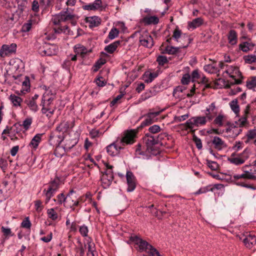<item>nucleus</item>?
<instances>
[{
	"mask_svg": "<svg viewBox=\"0 0 256 256\" xmlns=\"http://www.w3.org/2000/svg\"><path fill=\"white\" fill-rule=\"evenodd\" d=\"M121 41L116 40L114 42L110 44L104 48V50L108 53L112 54L117 48L118 46L120 44Z\"/></svg>",
	"mask_w": 256,
	"mask_h": 256,
	"instance_id": "obj_23",
	"label": "nucleus"
},
{
	"mask_svg": "<svg viewBox=\"0 0 256 256\" xmlns=\"http://www.w3.org/2000/svg\"><path fill=\"white\" fill-rule=\"evenodd\" d=\"M56 192L48 188L47 190L44 189L43 190V194L46 196L45 203L47 204L48 203L51 198L52 197Z\"/></svg>",
	"mask_w": 256,
	"mask_h": 256,
	"instance_id": "obj_34",
	"label": "nucleus"
},
{
	"mask_svg": "<svg viewBox=\"0 0 256 256\" xmlns=\"http://www.w3.org/2000/svg\"><path fill=\"white\" fill-rule=\"evenodd\" d=\"M228 38L230 44L231 45L236 44L238 42V36L236 32L234 30H230L228 36Z\"/></svg>",
	"mask_w": 256,
	"mask_h": 256,
	"instance_id": "obj_22",
	"label": "nucleus"
},
{
	"mask_svg": "<svg viewBox=\"0 0 256 256\" xmlns=\"http://www.w3.org/2000/svg\"><path fill=\"white\" fill-rule=\"evenodd\" d=\"M24 103L32 111L35 112L38 110V107L36 101H34V100L30 98H27L25 100Z\"/></svg>",
	"mask_w": 256,
	"mask_h": 256,
	"instance_id": "obj_26",
	"label": "nucleus"
},
{
	"mask_svg": "<svg viewBox=\"0 0 256 256\" xmlns=\"http://www.w3.org/2000/svg\"><path fill=\"white\" fill-rule=\"evenodd\" d=\"M74 193H76V192L72 189L70 190L66 196L62 192L58 194L56 196L57 204L59 205H61L62 204H64V202L66 203L68 198L70 195H72Z\"/></svg>",
	"mask_w": 256,
	"mask_h": 256,
	"instance_id": "obj_15",
	"label": "nucleus"
},
{
	"mask_svg": "<svg viewBox=\"0 0 256 256\" xmlns=\"http://www.w3.org/2000/svg\"><path fill=\"white\" fill-rule=\"evenodd\" d=\"M243 242L248 248H251L252 246L256 244V237L254 235L250 234L243 240Z\"/></svg>",
	"mask_w": 256,
	"mask_h": 256,
	"instance_id": "obj_18",
	"label": "nucleus"
},
{
	"mask_svg": "<svg viewBox=\"0 0 256 256\" xmlns=\"http://www.w3.org/2000/svg\"><path fill=\"white\" fill-rule=\"evenodd\" d=\"M113 180H110V178H105V177L101 178V181L103 187L104 188H108L111 184Z\"/></svg>",
	"mask_w": 256,
	"mask_h": 256,
	"instance_id": "obj_55",
	"label": "nucleus"
},
{
	"mask_svg": "<svg viewBox=\"0 0 256 256\" xmlns=\"http://www.w3.org/2000/svg\"><path fill=\"white\" fill-rule=\"evenodd\" d=\"M130 244L134 243L138 246L139 250L141 251H145L148 253V251L152 248V246L146 240H142L136 235L131 236L128 240Z\"/></svg>",
	"mask_w": 256,
	"mask_h": 256,
	"instance_id": "obj_5",
	"label": "nucleus"
},
{
	"mask_svg": "<svg viewBox=\"0 0 256 256\" xmlns=\"http://www.w3.org/2000/svg\"><path fill=\"white\" fill-rule=\"evenodd\" d=\"M185 88L182 86H178L176 87L174 90L173 96L178 98L182 97L180 94H182Z\"/></svg>",
	"mask_w": 256,
	"mask_h": 256,
	"instance_id": "obj_43",
	"label": "nucleus"
},
{
	"mask_svg": "<svg viewBox=\"0 0 256 256\" xmlns=\"http://www.w3.org/2000/svg\"><path fill=\"white\" fill-rule=\"evenodd\" d=\"M193 140L194 142L196 148L198 150H201L202 147V142L200 138L196 136H193Z\"/></svg>",
	"mask_w": 256,
	"mask_h": 256,
	"instance_id": "obj_61",
	"label": "nucleus"
},
{
	"mask_svg": "<svg viewBox=\"0 0 256 256\" xmlns=\"http://www.w3.org/2000/svg\"><path fill=\"white\" fill-rule=\"evenodd\" d=\"M172 38L175 40L177 42H180V39H186L188 42H190V39L186 36L185 34L182 36V32L181 30L178 28H176L174 31Z\"/></svg>",
	"mask_w": 256,
	"mask_h": 256,
	"instance_id": "obj_17",
	"label": "nucleus"
},
{
	"mask_svg": "<svg viewBox=\"0 0 256 256\" xmlns=\"http://www.w3.org/2000/svg\"><path fill=\"white\" fill-rule=\"evenodd\" d=\"M40 106H42V114H46L48 117H50L54 112V109H52L50 106L47 107V105L41 103Z\"/></svg>",
	"mask_w": 256,
	"mask_h": 256,
	"instance_id": "obj_30",
	"label": "nucleus"
},
{
	"mask_svg": "<svg viewBox=\"0 0 256 256\" xmlns=\"http://www.w3.org/2000/svg\"><path fill=\"white\" fill-rule=\"evenodd\" d=\"M16 50V44L12 43L10 44H4L0 50V56L4 58L14 54Z\"/></svg>",
	"mask_w": 256,
	"mask_h": 256,
	"instance_id": "obj_6",
	"label": "nucleus"
},
{
	"mask_svg": "<svg viewBox=\"0 0 256 256\" xmlns=\"http://www.w3.org/2000/svg\"><path fill=\"white\" fill-rule=\"evenodd\" d=\"M39 50L40 52L43 53L45 55L52 56L57 53L58 48L54 45L46 43L43 48H40Z\"/></svg>",
	"mask_w": 256,
	"mask_h": 256,
	"instance_id": "obj_8",
	"label": "nucleus"
},
{
	"mask_svg": "<svg viewBox=\"0 0 256 256\" xmlns=\"http://www.w3.org/2000/svg\"><path fill=\"white\" fill-rule=\"evenodd\" d=\"M246 136L248 140L254 139L256 138V129L250 130L248 131Z\"/></svg>",
	"mask_w": 256,
	"mask_h": 256,
	"instance_id": "obj_56",
	"label": "nucleus"
},
{
	"mask_svg": "<svg viewBox=\"0 0 256 256\" xmlns=\"http://www.w3.org/2000/svg\"><path fill=\"white\" fill-rule=\"evenodd\" d=\"M212 143L214 145V148L218 150H220L223 148L226 147V144L224 141L218 136H214L212 141Z\"/></svg>",
	"mask_w": 256,
	"mask_h": 256,
	"instance_id": "obj_14",
	"label": "nucleus"
},
{
	"mask_svg": "<svg viewBox=\"0 0 256 256\" xmlns=\"http://www.w3.org/2000/svg\"><path fill=\"white\" fill-rule=\"evenodd\" d=\"M21 226L22 228H30L31 226V222L28 217L26 218L22 222Z\"/></svg>",
	"mask_w": 256,
	"mask_h": 256,
	"instance_id": "obj_64",
	"label": "nucleus"
},
{
	"mask_svg": "<svg viewBox=\"0 0 256 256\" xmlns=\"http://www.w3.org/2000/svg\"><path fill=\"white\" fill-rule=\"evenodd\" d=\"M76 0H66V4L67 6H74ZM78 17L74 13V10L67 7L64 8L59 14H56L52 19V22L54 25H60L62 22L70 21L72 26L76 24V20Z\"/></svg>",
	"mask_w": 256,
	"mask_h": 256,
	"instance_id": "obj_2",
	"label": "nucleus"
},
{
	"mask_svg": "<svg viewBox=\"0 0 256 256\" xmlns=\"http://www.w3.org/2000/svg\"><path fill=\"white\" fill-rule=\"evenodd\" d=\"M106 62V60L105 59L102 58L98 59L93 66V71L94 72H97Z\"/></svg>",
	"mask_w": 256,
	"mask_h": 256,
	"instance_id": "obj_41",
	"label": "nucleus"
},
{
	"mask_svg": "<svg viewBox=\"0 0 256 256\" xmlns=\"http://www.w3.org/2000/svg\"><path fill=\"white\" fill-rule=\"evenodd\" d=\"M58 136V139H56L55 140L56 144L57 145L56 147L54 152V155L58 158H61L62 156L66 152H68L63 147V146H60L62 142L64 141L63 138Z\"/></svg>",
	"mask_w": 256,
	"mask_h": 256,
	"instance_id": "obj_10",
	"label": "nucleus"
},
{
	"mask_svg": "<svg viewBox=\"0 0 256 256\" xmlns=\"http://www.w3.org/2000/svg\"><path fill=\"white\" fill-rule=\"evenodd\" d=\"M138 130H130L125 132L124 136L106 147L108 153L112 156L118 154L126 144H131L135 141Z\"/></svg>",
	"mask_w": 256,
	"mask_h": 256,
	"instance_id": "obj_1",
	"label": "nucleus"
},
{
	"mask_svg": "<svg viewBox=\"0 0 256 256\" xmlns=\"http://www.w3.org/2000/svg\"><path fill=\"white\" fill-rule=\"evenodd\" d=\"M55 99L56 96L50 97L47 94H43L41 103L47 105V107H48L50 106V104Z\"/></svg>",
	"mask_w": 256,
	"mask_h": 256,
	"instance_id": "obj_32",
	"label": "nucleus"
},
{
	"mask_svg": "<svg viewBox=\"0 0 256 256\" xmlns=\"http://www.w3.org/2000/svg\"><path fill=\"white\" fill-rule=\"evenodd\" d=\"M105 177V178H110V180H114L113 172L111 170H106L104 171L102 177Z\"/></svg>",
	"mask_w": 256,
	"mask_h": 256,
	"instance_id": "obj_58",
	"label": "nucleus"
},
{
	"mask_svg": "<svg viewBox=\"0 0 256 256\" xmlns=\"http://www.w3.org/2000/svg\"><path fill=\"white\" fill-rule=\"evenodd\" d=\"M46 213L48 218L53 221L56 220L58 218V214L54 208L48 209Z\"/></svg>",
	"mask_w": 256,
	"mask_h": 256,
	"instance_id": "obj_33",
	"label": "nucleus"
},
{
	"mask_svg": "<svg viewBox=\"0 0 256 256\" xmlns=\"http://www.w3.org/2000/svg\"><path fill=\"white\" fill-rule=\"evenodd\" d=\"M190 44V42H187L186 45L182 44L179 47H174L170 46H166L164 53L168 54H174L177 53L178 50L180 48H186Z\"/></svg>",
	"mask_w": 256,
	"mask_h": 256,
	"instance_id": "obj_13",
	"label": "nucleus"
},
{
	"mask_svg": "<svg viewBox=\"0 0 256 256\" xmlns=\"http://www.w3.org/2000/svg\"><path fill=\"white\" fill-rule=\"evenodd\" d=\"M140 44L148 48H151L154 46V40L152 36L148 34L140 36L139 38Z\"/></svg>",
	"mask_w": 256,
	"mask_h": 256,
	"instance_id": "obj_11",
	"label": "nucleus"
},
{
	"mask_svg": "<svg viewBox=\"0 0 256 256\" xmlns=\"http://www.w3.org/2000/svg\"><path fill=\"white\" fill-rule=\"evenodd\" d=\"M190 76L192 82H194L200 78V74L198 73V70H194Z\"/></svg>",
	"mask_w": 256,
	"mask_h": 256,
	"instance_id": "obj_54",
	"label": "nucleus"
},
{
	"mask_svg": "<svg viewBox=\"0 0 256 256\" xmlns=\"http://www.w3.org/2000/svg\"><path fill=\"white\" fill-rule=\"evenodd\" d=\"M8 162L6 160L1 158H0V168L4 172L8 168Z\"/></svg>",
	"mask_w": 256,
	"mask_h": 256,
	"instance_id": "obj_63",
	"label": "nucleus"
},
{
	"mask_svg": "<svg viewBox=\"0 0 256 256\" xmlns=\"http://www.w3.org/2000/svg\"><path fill=\"white\" fill-rule=\"evenodd\" d=\"M239 49L244 52H247L252 50L254 46V44L251 42H244L239 44Z\"/></svg>",
	"mask_w": 256,
	"mask_h": 256,
	"instance_id": "obj_29",
	"label": "nucleus"
},
{
	"mask_svg": "<svg viewBox=\"0 0 256 256\" xmlns=\"http://www.w3.org/2000/svg\"><path fill=\"white\" fill-rule=\"evenodd\" d=\"M230 106L232 110L236 114H237L240 112V107L238 105V102L236 99H234L231 101L230 103Z\"/></svg>",
	"mask_w": 256,
	"mask_h": 256,
	"instance_id": "obj_40",
	"label": "nucleus"
},
{
	"mask_svg": "<svg viewBox=\"0 0 256 256\" xmlns=\"http://www.w3.org/2000/svg\"><path fill=\"white\" fill-rule=\"evenodd\" d=\"M126 178L128 184L127 191L131 192L134 190L136 186V179L133 173L130 171H127Z\"/></svg>",
	"mask_w": 256,
	"mask_h": 256,
	"instance_id": "obj_9",
	"label": "nucleus"
},
{
	"mask_svg": "<svg viewBox=\"0 0 256 256\" xmlns=\"http://www.w3.org/2000/svg\"><path fill=\"white\" fill-rule=\"evenodd\" d=\"M1 232L6 240L8 239L10 236L14 235L11 229L8 227L1 226Z\"/></svg>",
	"mask_w": 256,
	"mask_h": 256,
	"instance_id": "obj_37",
	"label": "nucleus"
},
{
	"mask_svg": "<svg viewBox=\"0 0 256 256\" xmlns=\"http://www.w3.org/2000/svg\"><path fill=\"white\" fill-rule=\"evenodd\" d=\"M144 25L156 24L159 22V18L156 16H146L141 20Z\"/></svg>",
	"mask_w": 256,
	"mask_h": 256,
	"instance_id": "obj_12",
	"label": "nucleus"
},
{
	"mask_svg": "<svg viewBox=\"0 0 256 256\" xmlns=\"http://www.w3.org/2000/svg\"><path fill=\"white\" fill-rule=\"evenodd\" d=\"M158 76V74L156 72H146L143 76V80L145 82H151L155 78Z\"/></svg>",
	"mask_w": 256,
	"mask_h": 256,
	"instance_id": "obj_25",
	"label": "nucleus"
},
{
	"mask_svg": "<svg viewBox=\"0 0 256 256\" xmlns=\"http://www.w3.org/2000/svg\"><path fill=\"white\" fill-rule=\"evenodd\" d=\"M166 136L164 133H161L158 135H152L149 133H146L143 138V142L146 146V150L152 152L153 146L160 142Z\"/></svg>",
	"mask_w": 256,
	"mask_h": 256,
	"instance_id": "obj_3",
	"label": "nucleus"
},
{
	"mask_svg": "<svg viewBox=\"0 0 256 256\" xmlns=\"http://www.w3.org/2000/svg\"><path fill=\"white\" fill-rule=\"evenodd\" d=\"M70 128V124L68 122L63 121L58 126L54 131L51 132L50 136V141L51 142H55L56 139H58V136H61L63 138L64 140V137L63 134L68 131Z\"/></svg>",
	"mask_w": 256,
	"mask_h": 256,
	"instance_id": "obj_4",
	"label": "nucleus"
},
{
	"mask_svg": "<svg viewBox=\"0 0 256 256\" xmlns=\"http://www.w3.org/2000/svg\"><path fill=\"white\" fill-rule=\"evenodd\" d=\"M246 86L248 89H252L256 87V76H253L250 80L246 81Z\"/></svg>",
	"mask_w": 256,
	"mask_h": 256,
	"instance_id": "obj_51",
	"label": "nucleus"
},
{
	"mask_svg": "<svg viewBox=\"0 0 256 256\" xmlns=\"http://www.w3.org/2000/svg\"><path fill=\"white\" fill-rule=\"evenodd\" d=\"M10 100L13 104V106L16 107L20 106L21 103L22 102L21 98L14 94H11L10 96Z\"/></svg>",
	"mask_w": 256,
	"mask_h": 256,
	"instance_id": "obj_31",
	"label": "nucleus"
},
{
	"mask_svg": "<svg viewBox=\"0 0 256 256\" xmlns=\"http://www.w3.org/2000/svg\"><path fill=\"white\" fill-rule=\"evenodd\" d=\"M74 50L76 54H80L82 56H84L88 52V49L80 44H76L74 47Z\"/></svg>",
	"mask_w": 256,
	"mask_h": 256,
	"instance_id": "obj_20",
	"label": "nucleus"
},
{
	"mask_svg": "<svg viewBox=\"0 0 256 256\" xmlns=\"http://www.w3.org/2000/svg\"><path fill=\"white\" fill-rule=\"evenodd\" d=\"M244 60L245 62L248 64L256 63V56L250 54L244 56Z\"/></svg>",
	"mask_w": 256,
	"mask_h": 256,
	"instance_id": "obj_50",
	"label": "nucleus"
},
{
	"mask_svg": "<svg viewBox=\"0 0 256 256\" xmlns=\"http://www.w3.org/2000/svg\"><path fill=\"white\" fill-rule=\"evenodd\" d=\"M204 70L210 74L219 71L216 65L214 64H208L205 65L204 68Z\"/></svg>",
	"mask_w": 256,
	"mask_h": 256,
	"instance_id": "obj_36",
	"label": "nucleus"
},
{
	"mask_svg": "<svg viewBox=\"0 0 256 256\" xmlns=\"http://www.w3.org/2000/svg\"><path fill=\"white\" fill-rule=\"evenodd\" d=\"M162 130V129L158 125L154 124L149 127L148 129V133L152 135H158L157 134L159 133Z\"/></svg>",
	"mask_w": 256,
	"mask_h": 256,
	"instance_id": "obj_35",
	"label": "nucleus"
},
{
	"mask_svg": "<svg viewBox=\"0 0 256 256\" xmlns=\"http://www.w3.org/2000/svg\"><path fill=\"white\" fill-rule=\"evenodd\" d=\"M34 202L36 210L38 212H41L44 208L42 202L40 200H36Z\"/></svg>",
	"mask_w": 256,
	"mask_h": 256,
	"instance_id": "obj_57",
	"label": "nucleus"
},
{
	"mask_svg": "<svg viewBox=\"0 0 256 256\" xmlns=\"http://www.w3.org/2000/svg\"><path fill=\"white\" fill-rule=\"evenodd\" d=\"M86 22L89 24L90 28L96 27L100 24V18L96 16H90L86 18Z\"/></svg>",
	"mask_w": 256,
	"mask_h": 256,
	"instance_id": "obj_16",
	"label": "nucleus"
},
{
	"mask_svg": "<svg viewBox=\"0 0 256 256\" xmlns=\"http://www.w3.org/2000/svg\"><path fill=\"white\" fill-rule=\"evenodd\" d=\"M194 123H195V126H199L204 125L206 122V118L204 116H194Z\"/></svg>",
	"mask_w": 256,
	"mask_h": 256,
	"instance_id": "obj_38",
	"label": "nucleus"
},
{
	"mask_svg": "<svg viewBox=\"0 0 256 256\" xmlns=\"http://www.w3.org/2000/svg\"><path fill=\"white\" fill-rule=\"evenodd\" d=\"M250 155V150L246 149L243 151L242 152L239 154L238 156L240 157L242 160H244V162L249 158Z\"/></svg>",
	"mask_w": 256,
	"mask_h": 256,
	"instance_id": "obj_52",
	"label": "nucleus"
},
{
	"mask_svg": "<svg viewBox=\"0 0 256 256\" xmlns=\"http://www.w3.org/2000/svg\"><path fill=\"white\" fill-rule=\"evenodd\" d=\"M160 114L159 112H150L148 113L145 116L144 120L142 122L140 126L138 128H142L144 126H150L154 123L156 120V118Z\"/></svg>",
	"mask_w": 256,
	"mask_h": 256,
	"instance_id": "obj_7",
	"label": "nucleus"
},
{
	"mask_svg": "<svg viewBox=\"0 0 256 256\" xmlns=\"http://www.w3.org/2000/svg\"><path fill=\"white\" fill-rule=\"evenodd\" d=\"M204 23V20L202 18H198L194 19L192 21L188 22V28L189 29L194 30L200 26Z\"/></svg>",
	"mask_w": 256,
	"mask_h": 256,
	"instance_id": "obj_19",
	"label": "nucleus"
},
{
	"mask_svg": "<svg viewBox=\"0 0 256 256\" xmlns=\"http://www.w3.org/2000/svg\"><path fill=\"white\" fill-rule=\"evenodd\" d=\"M226 118L225 116L222 114H218L214 119V124L218 126H222L223 125L224 122Z\"/></svg>",
	"mask_w": 256,
	"mask_h": 256,
	"instance_id": "obj_44",
	"label": "nucleus"
},
{
	"mask_svg": "<svg viewBox=\"0 0 256 256\" xmlns=\"http://www.w3.org/2000/svg\"><path fill=\"white\" fill-rule=\"evenodd\" d=\"M59 180H54L50 183L48 188L55 192H56L59 188Z\"/></svg>",
	"mask_w": 256,
	"mask_h": 256,
	"instance_id": "obj_42",
	"label": "nucleus"
},
{
	"mask_svg": "<svg viewBox=\"0 0 256 256\" xmlns=\"http://www.w3.org/2000/svg\"><path fill=\"white\" fill-rule=\"evenodd\" d=\"M79 232L84 237L88 236V228L86 225L84 224L80 227Z\"/></svg>",
	"mask_w": 256,
	"mask_h": 256,
	"instance_id": "obj_59",
	"label": "nucleus"
},
{
	"mask_svg": "<svg viewBox=\"0 0 256 256\" xmlns=\"http://www.w3.org/2000/svg\"><path fill=\"white\" fill-rule=\"evenodd\" d=\"M224 72L228 74L230 78H234L235 77L234 76V74H238L239 73L238 68L236 66H226V70Z\"/></svg>",
	"mask_w": 256,
	"mask_h": 256,
	"instance_id": "obj_27",
	"label": "nucleus"
},
{
	"mask_svg": "<svg viewBox=\"0 0 256 256\" xmlns=\"http://www.w3.org/2000/svg\"><path fill=\"white\" fill-rule=\"evenodd\" d=\"M190 76L188 74H184L181 80V82L183 84H188L190 80Z\"/></svg>",
	"mask_w": 256,
	"mask_h": 256,
	"instance_id": "obj_62",
	"label": "nucleus"
},
{
	"mask_svg": "<svg viewBox=\"0 0 256 256\" xmlns=\"http://www.w3.org/2000/svg\"><path fill=\"white\" fill-rule=\"evenodd\" d=\"M228 160L236 166L244 164V160H242L238 155L234 158H228Z\"/></svg>",
	"mask_w": 256,
	"mask_h": 256,
	"instance_id": "obj_49",
	"label": "nucleus"
},
{
	"mask_svg": "<svg viewBox=\"0 0 256 256\" xmlns=\"http://www.w3.org/2000/svg\"><path fill=\"white\" fill-rule=\"evenodd\" d=\"M119 31L116 28H112L109 32L108 38L110 40H113L118 36Z\"/></svg>",
	"mask_w": 256,
	"mask_h": 256,
	"instance_id": "obj_53",
	"label": "nucleus"
},
{
	"mask_svg": "<svg viewBox=\"0 0 256 256\" xmlns=\"http://www.w3.org/2000/svg\"><path fill=\"white\" fill-rule=\"evenodd\" d=\"M30 88V81L28 76L24 77V80L22 82V92L24 91L27 92Z\"/></svg>",
	"mask_w": 256,
	"mask_h": 256,
	"instance_id": "obj_45",
	"label": "nucleus"
},
{
	"mask_svg": "<svg viewBox=\"0 0 256 256\" xmlns=\"http://www.w3.org/2000/svg\"><path fill=\"white\" fill-rule=\"evenodd\" d=\"M244 173L241 174V177L242 178L246 180H256V176L253 174L251 171L244 170Z\"/></svg>",
	"mask_w": 256,
	"mask_h": 256,
	"instance_id": "obj_39",
	"label": "nucleus"
},
{
	"mask_svg": "<svg viewBox=\"0 0 256 256\" xmlns=\"http://www.w3.org/2000/svg\"><path fill=\"white\" fill-rule=\"evenodd\" d=\"M32 122V118H27L24 120L22 126L26 130H27L30 128Z\"/></svg>",
	"mask_w": 256,
	"mask_h": 256,
	"instance_id": "obj_46",
	"label": "nucleus"
},
{
	"mask_svg": "<svg viewBox=\"0 0 256 256\" xmlns=\"http://www.w3.org/2000/svg\"><path fill=\"white\" fill-rule=\"evenodd\" d=\"M32 20H30L27 21L26 23H24L22 27V32H29L32 26Z\"/></svg>",
	"mask_w": 256,
	"mask_h": 256,
	"instance_id": "obj_48",
	"label": "nucleus"
},
{
	"mask_svg": "<svg viewBox=\"0 0 256 256\" xmlns=\"http://www.w3.org/2000/svg\"><path fill=\"white\" fill-rule=\"evenodd\" d=\"M78 141L72 138L66 139L64 140V144L63 147L67 151H70L74 146L77 144Z\"/></svg>",
	"mask_w": 256,
	"mask_h": 256,
	"instance_id": "obj_21",
	"label": "nucleus"
},
{
	"mask_svg": "<svg viewBox=\"0 0 256 256\" xmlns=\"http://www.w3.org/2000/svg\"><path fill=\"white\" fill-rule=\"evenodd\" d=\"M208 192H212V189L210 187V184L200 188L198 191L194 192V194L198 195L202 194H204Z\"/></svg>",
	"mask_w": 256,
	"mask_h": 256,
	"instance_id": "obj_47",
	"label": "nucleus"
},
{
	"mask_svg": "<svg viewBox=\"0 0 256 256\" xmlns=\"http://www.w3.org/2000/svg\"><path fill=\"white\" fill-rule=\"evenodd\" d=\"M42 134H36L29 144V146L34 149L36 148L42 140Z\"/></svg>",
	"mask_w": 256,
	"mask_h": 256,
	"instance_id": "obj_24",
	"label": "nucleus"
},
{
	"mask_svg": "<svg viewBox=\"0 0 256 256\" xmlns=\"http://www.w3.org/2000/svg\"><path fill=\"white\" fill-rule=\"evenodd\" d=\"M250 106L249 105H247L245 110H244V114L243 117L240 118L238 124L240 126V127H242L246 125L247 122V118L246 116L249 114Z\"/></svg>",
	"mask_w": 256,
	"mask_h": 256,
	"instance_id": "obj_28",
	"label": "nucleus"
},
{
	"mask_svg": "<svg viewBox=\"0 0 256 256\" xmlns=\"http://www.w3.org/2000/svg\"><path fill=\"white\" fill-rule=\"evenodd\" d=\"M160 65L163 66L168 62V60L166 56H160L157 58L156 60Z\"/></svg>",
	"mask_w": 256,
	"mask_h": 256,
	"instance_id": "obj_60",
	"label": "nucleus"
}]
</instances>
